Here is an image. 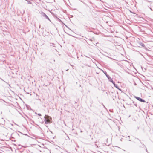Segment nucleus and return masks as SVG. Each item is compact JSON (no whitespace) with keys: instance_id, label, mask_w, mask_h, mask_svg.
<instances>
[{"instance_id":"nucleus-12","label":"nucleus","mask_w":153,"mask_h":153,"mask_svg":"<svg viewBox=\"0 0 153 153\" xmlns=\"http://www.w3.org/2000/svg\"><path fill=\"white\" fill-rule=\"evenodd\" d=\"M150 9H151V10L152 11V10H153L151 8H150Z\"/></svg>"},{"instance_id":"nucleus-13","label":"nucleus","mask_w":153,"mask_h":153,"mask_svg":"<svg viewBox=\"0 0 153 153\" xmlns=\"http://www.w3.org/2000/svg\"><path fill=\"white\" fill-rule=\"evenodd\" d=\"M146 152H148L147 150V149L146 148Z\"/></svg>"},{"instance_id":"nucleus-7","label":"nucleus","mask_w":153,"mask_h":153,"mask_svg":"<svg viewBox=\"0 0 153 153\" xmlns=\"http://www.w3.org/2000/svg\"><path fill=\"white\" fill-rule=\"evenodd\" d=\"M115 87H116V88H118V86L116 85V84L114 86Z\"/></svg>"},{"instance_id":"nucleus-17","label":"nucleus","mask_w":153,"mask_h":153,"mask_svg":"<svg viewBox=\"0 0 153 153\" xmlns=\"http://www.w3.org/2000/svg\"><path fill=\"white\" fill-rule=\"evenodd\" d=\"M47 116L48 117H49V116Z\"/></svg>"},{"instance_id":"nucleus-2","label":"nucleus","mask_w":153,"mask_h":153,"mask_svg":"<svg viewBox=\"0 0 153 153\" xmlns=\"http://www.w3.org/2000/svg\"><path fill=\"white\" fill-rule=\"evenodd\" d=\"M102 71L105 74L106 76H107V78L109 80V81H110L111 82L112 81V79L107 74L106 72L104 71Z\"/></svg>"},{"instance_id":"nucleus-16","label":"nucleus","mask_w":153,"mask_h":153,"mask_svg":"<svg viewBox=\"0 0 153 153\" xmlns=\"http://www.w3.org/2000/svg\"><path fill=\"white\" fill-rule=\"evenodd\" d=\"M39 26V28H40V25Z\"/></svg>"},{"instance_id":"nucleus-6","label":"nucleus","mask_w":153,"mask_h":153,"mask_svg":"<svg viewBox=\"0 0 153 153\" xmlns=\"http://www.w3.org/2000/svg\"><path fill=\"white\" fill-rule=\"evenodd\" d=\"M111 82L114 85V86L116 85L115 82L113 80H112V81Z\"/></svg>"},{"instance_id":"nucleus-4","label":"nucleus","mask_w":153,"mask_h":153,"mask_svg":"<svg viewBox=\"0 0 153 153\" xmlns=\"http://www.w3.org/2000/svg\"><path fill=\"white\" fill-rule=\"evenodd\" d=\"M135 98L137 99L138 101L143 102H146L145 100L137 97H135Z\"/></svg>"},{"instance_id":"nucleus-1","label":"nucleus","mask_w":153,"mask_h":153,"mask_svg":"<svg viewBox=\"0 0 153 153\" xmlns=\"http://www.w3.org/2000/svg\"><path fill=\"white\" fill-rule=\"evenodd\" d=\"M41 14L42 16H43V17L48 19L50 22H51V20L48 16L44 12L42 11L41 12Z\"/></svg>"},{"instance_id":"nucleus-8","label":"nucleus","mask_w":153,"mask_h":153,"mask_svg":"<svg viewBox=\"0 0 153 153\" xmlns=\"http://www.w3.org/2000/svg\"><path fill=\"white\" fill-rule=\"evenodd\" d=\"M58 19L59 21V22H62V21H61V20L60 19H59V18H58Z\"/></svg>"},{"instance_id":"nucleus-11","label":"nucleus","mask_w":153,"mask_h":153,"mask_svg":"<svg viewBox=\"0 0 153 153\" xmlns=\"http://www.w3.org/2000/svg\"><path fill=\"white\" fill-rule=\"evenodd\" d=\"M134 105L136 106H137V104H134Z\"/></svg>"},{"instance_id":"nucleus-9","label":"nucleus","mask_w":153,"mask_h":153,"mask_svg":"<svg viewBox=\"0 0 153 153\" xmlns=\"http://www.w3.org/2000/svg\"><path fill=\"white\" fill-rule=\"evenodd\" d=\"M38 115H39V116H41V114H40V113H39L38 114Z\"/></svg>"},{"instance_id":"nucleus-3","label":"nucleus","mask_w":153,"mask_h":153,"mask_svg":"<svg viewBox=\"0 0 153 153\" xmlns=\"http://www.w3.org/2000/svg\"><path fill=\"white\" fill-rule=\"evenodd\" d=\"M45 120L44 121L46 124H48L50 123H51V120L48 118L47 119L45 118V117H44Z\"/></svg>"},{"instance_id":"nucleus-15","label":"nucleus","mask_w":153,"mask_h":153,"mask_svg":"<svg viewBox=\"0 0 153 153\" xmlns=\"http://www.w3.org/2000/svg\"><path fill=\"white\" fill-rule=\"evenodd\" d=\"M128 137H130V136H128Z\"/></svg>"},{"instance_id":"nucleus-14","label":"nucleus","mask_w":153,"mask_h":153,"mask_svg":"<svg viewBox=\"0 0 153 153\" xmlns=\"http://www.w3.org/2000/svg\"><path fill=\"white\" fill-rule=\"evenodd\" d=\"M1 80H3V81H4V80H3L2 79H1Z\"/></svg>"},{"instance_id":"nucleus-10","label":"nucleus","mask_w":153,"mask_h":153,"mask_svg":"<svg viewBox=\"0 0 153 153\" xmlns=\"http://www.w3.org/2000/svg\"><path fill=\"white\" fill-rule=\"evenodd\" d=\"M65 25V26H66L67 28H68V27L66 25Z\"/></svg>"},{"instance_id":"nucleus-5","label":"nucleus","mask_w":153,"mask_h":153,"mask_svg":"<svg viewBox=\"0 0 153 153\" xmlns=\"http://www.w3.org/2000/svg\"><path fill=\"white\" fill-rule=\"evenodd\" d=\"M139 44L141 46H142L143 47H144L145 46V45L142 42H140L139 43Z\"/></svg>"}]
</instances>
